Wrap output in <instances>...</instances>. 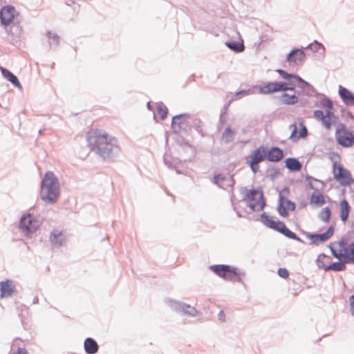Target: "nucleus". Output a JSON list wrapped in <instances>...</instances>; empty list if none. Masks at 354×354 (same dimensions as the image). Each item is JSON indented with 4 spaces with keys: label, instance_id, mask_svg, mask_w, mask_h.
<instances>
[{
    "label": "nucleus",
    "instance_id": "nucleus-1",
    "mask_svg": "<svg viewBox=\"0 0 354 354\" xmlns=\"http://www.w3.org/2000/svg\"><path fill=\"white\" fill-rule=\"evenodd\" d=\"M87 141L91 149L103 158L112 156L115 140L109 137L105 131L100 129L91 130L87 134Z\"/></svg>",
    "mask_w": 354,
    "mask_h": 354
},
{
    "label": "nucleus",
    "instance_id": "nucleus-2",
    "mask_svg": "<svg viewBox=\"0 0 354 354\" xmlns=\"http://www.w3.org/2000/svg\"><path fill=\"white\" fill-rule=\"evenodd\" d=\"M59 184L57 178L52 171H48L41 181L40 196L41 199L48 203H55L59 196Z\"/></svg>",
    "mask_w": 354,
    "mask_h": 354
},
{
    "label": "nucleus",
    "instance_id": "nucleus-3",
    "mask_svg": "<svg viewBox=\"0 0 354 354\" xmlns=\"http://www.w3.org/2000/svg\"><path fill=\"white\" fill-rule=\"evenodd\" d=\"M330 248L337 259L346 263H354V243L348 244L342 239L331 243Z\"/></svg>",
    "mask_w": 354,
    "mask_h": 354
},
{
    "label": "nucleus",
    "instance_id": "nucleus-4",
    "mask_svg": "<svg viewBox=\"0 0 354 354\" xmlns=\"http://www.w3.org/2000/svg\"><path fill=\"white\" fill-rule=\"evenodd\" d=\"M320 106L325 109V114L321 110H316L314 111V118L321 121L327 130H330L337 120V117L333 111V102L329 99L324 98L320 101Z\"/></svg>",
    "mask_w": 354,
    "mask_h": 354
},
{
    "label": "nucleus",
    "instance_id": "nucleus-5",
    "mask_svg": "<svg viewBox=\"0 0 354 354\" xmlns=\"http://www.w3.org/2000/svg\"><path fill=\"white\" fill-rule=\"evenodd\" d=\"M261 222L274 230L279 232L289 239L299 241V238L295 233L290 231L286 225V224L279 221L277 218L268 215L266 213H263L261 216Z\"/></svg>",
    "mask_w": 354,
    "mask_h": 354
},
{
    "label": "nucleus",
    "instance_id": "nucleus-6",
    "mask_svg": "<svg viewBox=\"0 0 354 354\" xmlns=\"http://www.w3.org/2000/svg\"><path fill=\"white\" fill-rule=\"evenodd\" d=\"M244 201L248 207L254 212L262 210L265 206L263 192L259 189H245Z\"/></svg>",
    "mask_w": 354,
    "mask_h": 354
},
{
    "label": "nucleus",
    "instance_id": "nucleus-7",
    "mask_svg": "<svg viewBox=\"0 0 354 354\" xmlns=\"http://www.w3.org/2000/svg\"><path fill=\"white\" fill-rule=\"evenodd\" d=\"M332 172L334 179L342 186H349L354 181L351 171L344 168L339 161L333 162Z\"/></svg>",
    "mask_w": 354,
    "mask_h": 354
},
{
    "label": "nucleus",
    "instance_id": "nucleus-8",
    "mask_svg": "<svg viewBox=\"0 0 354 354\" xmlns=\"http://www.w3.org/2000/svg\"><path fill=\"white\" fill-rule=\"evenodd\" d=\"M337 142L343 147H351L354 144V136L344 124H339L335 130Z\"/></svg>",
    "mask_w": 354,
    "mask_h": 354
},
{
    "label": "nucleus",
    "instance_id": "nucleus-9",
    "mask_svg": "<svg viewBox=\"0 0 354 354\" xmlns=\"http://www.w3.org/2000/svg\"><path fill=\"white\" fill-rule=\"evenodd\" d=\"M210 270L225 280H232L239 276L237 268L226 265H214Z\"/></svg>",
    "mask_w": 354,
    "mask_h": 354
},
{
    "label": "nucleus",
    "instance_id": "nucleus-10",
    "mask_svg": "<svg viewBox=\"0 0 354 354\" xmlns=\"http://www.w3.org/2000/svg\"><path fill=\"white\" fill-rule=\"evenodd\" d=\"M265 159H266V149L263 146H260L248 156V163L252 170L257 172L259 168L258 164Z\"/></svg>",
    "mask_w": 354,
    "mask_h": 354
},
{
    "label": "nucleus",
    "instance_id": "nucleus-11",
    "mask_svg": "<svg viewBox=\"0 0 354 354\" xmlns=\"http://www.w3.org/2000/svg\"><path fill=\"white\" fill-rule=\"evenodd\" d=\"M20 227L26 233L33 232L39 227V222L31 214H28L21 217Z\"/></svg>",
    "mask_w": 354,
    "mask_h": 354
},
{
    "label": "nucleus",
    "instance_id": "nucleus-12",
    "mask_svg": "<svg viewBox=\"0 0 354 354\" xmlns=\"http://www.w3.org/2000/svg\"><path fill=\"white\" fill-rule=\"evenodd\" d=\"M334 234V227L330 225L327 230L322 234H308L307 239L312 244L319 245L330 239Z\"/></svg>",
    "mask_w": 354,
    "mask_h": 354
},
{
    "label": "nucleus",
    "instance_id": "nucleus-13",
    "mask_svg": "<svg viewBox=\"0 0 354 354\" xmlns=\"http://www.w3.org/2000/svg\"><path fill=\"white\" fill-rule=\"evenodd\" d=\"M16 15V10L13 6H3L0 11V20L3 26H8L12 24Z\"/></svg>",
    "mask_w": 354,
    "mask_h": 354
},
{
    "label": "nucleus",
    "instance_id": "nucleus-14",
    "mask_svg": "<svg viewBox=\"0 0 354 354\" xmlns=\"http://www.w3.org/2000/svg\"><path fill=\"white\" fill-rule=\"evenodd\" d=\"M296 205L295 203L289 201L283 196H280L279 200V205L277 207L278 212L280 216L287 217L288 216V211H295Z\"/></svg>",
    "mask_w": 354,
    "mask_h": 354
},
{
    "label": "nucleus",
    "instance_id": "nucleus-15",
    "mask_svg": "<svg viewBox=\"0 0 354 354\" xmlns=\"http://www.w3.org/2000/svg\"><path fill=\"white\" fill-rule=\"evenodd\" d=\"M306 55L302 49L292 50L287 56V62L291 66H297L304 62Z\"/></svg>",
    "mask_w": 354,
    "mask_h": 354
},
{
    "label": "nucleus",
    "instance_id": "nucleus-16",
    "mask_svg": "<svg viewBox=\"0 0 354 354\" xmlns=\"http://www.w3.org/2000/svg\"><path fill=\"white\" fill-rule=\"evenodd\" d=\"M15 292V286L12 281L6 280L0 282V297H8Z\"/></svg>",
    "mask_w": 354,
    "mask_h": 354
},
{
    "label": "nucleus",
    "instance_id": "nucleus-17",
    "mask_svg": "<svg viewBox=\"0 0 354 354\" xmlns=\"http://www.w3.org/2000/svg\"><path fill=\"white\" fill-rule=\"evenodd\" d=\"M10 354H28L24 342L19 338L15 339L12 342Z\"/></svg>",
    "mask_w": 354,
    "mask_h": 354
},
{
    "label": "nucleus",
    "instance_id": "nucleus-18",
    "mask_svg": "<svg viewBox=\"0 0 354 354\" xmlns=\"http://www.w3.org/2000/svg\"><path fill=\"white\" fill-rule=\"evenodd\" d=\"M283 158V152L278 147H272L266 150V159L270 162H279Z\"/></svg>",
    "mask_w": 354,
    "mask_h": 354
},
{
    "label": "nucleus",
    "instance_id": "nucleus-19",
    "mask_svg": "<svg viewBox=\"0 0 354 354\" xmlns=\"http://www.w3.org/2000/svg\"><path fill=\"white\" fill-rule=\"evenodd\" d=\"M339 94L343 102L348 106H354V94L343 87L339 86Z\"/></svg>",
    "mask_w": 354,
    "mask_h": 354
},
{
    "label": "nucleus",
    "instance_id": "nucleus-20",
    "mask_svg": "<svg viewBox=\"0 0 354 354\" xmlns=\"http://www.w3.org/2000/svg\"><path fill=\"white\" fill-rule=\"evenodd\" d=\"M50 241L54 245H61L66 241V235L57 230H54L50 237Z\"/></svg>",
    "mask_w": 354,
    "mask_h": 354
},
{
    "label": "nucleus",
    "instance_id": "nucleus-21",
    "mask_svg": "<svg viewBox=\"0 0 354 354\" xmlns=\"http://www.w3.org/2000/svg\"><path fill=\"white\" fill-rule=\"evenodd\" d=\"M171 126L175 131H180L182 129L186 127L187 124L184 115H176L173 118Z\"/></svg>",
    "mask_w": 354,
    "mask_h": 354
},
{
    "label": "nucleus",
    "instance_id": "nucleus-22",
    "mask_svg": "<svg viewBox=\"0 0 354 354\" xmlns=\"http://www.w3.org/2000/svg\"><path fill=\"white\" fill-rule=\"evenodd\" d=\"M97 343L92 338H87L84 341V349L88 354H95L98 351Z\"/></svg>",
    "mask_w": 354,
    "mask_h": 354
},
{
    "label": "nucleus",
    "instance_id": "nucleus-23",
    "mask_svg": "<svg viewBox=\"0 0 354 354\" xmlns=\"http://www.w3.org/2000/svg\"><path fill=\"white\" fill-rule=\"evenodd\" d=\"M310 203L311 205H315L317 207H321L326 203L325 197L320 192H313L310 197Z\"/></svg>",
    "mask_w": 354,
    "mask_h": 354
},
{
    "label": "nucleus",
    "instance_id": "nucleus-24",
    "mask_svg": "<svg viewBox=\"0 0 354 354\" xmlns=\"http://www.w3.org/2000/svg\"><path fill=\"white\" fill-rule=\"evenodd\" d=\"M261 94H270L277 92V82H268L259 87Z\"/></svg>",
    "mask_w": 354,
    "mask_h": 354
},
{
    "label": "nucleus",
    "instance_id": "nucleus-25",
    "mask_svg": "<svg viewBox=\"0 0 354 354\" xmlns=\"http://www.w3.org/2000/svg\"><path fill=\"white\" fill-rule=\"evenodd\" d=\"M350 209L348 203L346 200H342L340 202V218L342 221L345 222L348 219Z\"/></svg>",
    "mask_w": 354,
    "mask_h": 354
},
{
    "label": "nucleus",
    "instance_id": "nucleus-26",
    "mask_svg": "<svg viewBox=\"0 0 354 354\" xmlns=\"http://www.w3.org/2000/svg\"><path fill=\"white\" fill-rule=\"evenodd\" d=\"M286 166L291 171H299L301 169L300 162L292 158H289L286 160Z\"/></svg>",
    "mask_w": 354,
    "mask_h": 354
},
{
    "label": "nucleus",
    "instance_id": "nucleus-27",
    "mask_svg": "<svg viewBox=\"0 0 354 354\" xmlns=\"http://www.w3.org/2000/svg\"><path fill=\"white\" fill-rule=\"evenodd\" d=\"M1 71L3 75V76L6 78L8 81H10L12 84H13L15 86H19L20 83L17 79V77L12 74L10 71L1 68Z\"/></svg>",
    "mask_w": 354,
    "mask_h": 354
},
{
    "label": "nucleus",
    "instance_id": "nucleus-28",
    "mask_svg": "<svg viewBox=\"0 0 354 354\" xmlns=\"http://www.w3.org/2000/svg\"><path fill=\"white\" fill-rule=\"evenodd\" d=\"M281 100L286 104H295L298 102V97L295 94L283 93L281 97Z\"/></svg>",
    "mask_w": 354,
    "mask_h": 354
},
{
    "label": "nucleus",
    "instance_id": "nucleus-29",
    "mask_svg": "<svg viewBox=\"0 0 354 354\" xmlns=\"http://www.w3.org/2000/svg\"><path fill=\"white\" fill-rule=\"evenodd\" d=\"M226 46L231 50L239 53L244 50V44L243 40L240 38L239 41H228L225 43Z\"/></svg>",
    "mask_w": 354,
    "mask_h": 354
},
{
    "label": "nucleus",
    "instance_id": "nucleus-30",
    "mask_svg": "<svg viewBox=\"0 0 354 354\" xmlns=\"http://www.w3.org/2000/svg\"><path fill=\"white\" fill-rule=\"evenodd\" d=\"M276 71L281 75V77L283 79L285 80H290V79H295L299 82L304 83L305 84H307V82H306L304 80H302L299 76L288 73L286 71L282 70V69H277Z\"/></svg>",
    "mask_w": 354,
    "mask_h": 354
},
{
    "label": "nucleus",
    "instance_id": "nucleus-31",
    "mask_svg": "<svg viewBox=\"0 0 354 354\" xmlns=\"http://www.w3.org/2000/svg\"><path fill=\"white\" fill-rule=\"evenodd\" d=\"M277 92L292 91L295 89V85L291 82H277Z\"/></svg>",
    "mask_w": 354,
    "mask_h": 354
},
{
    "label": "nucleus",
    "instance_id": "nucleus-32",
    "mask_svg": "<svg viewBox=\"0 0 354 354\" xmlns=\"http://www.w3.org/2000/svg\"><path fill=\"white\" fill-rule=\"evenodd\" d=\"M331 216V211L329 207H324L321 210V212L318 214L319 218L325 222L328 223Z\"/></svg>",
    "mask_w": 354,
    "mask_h": 354
},
{
    "label": "nucleus",
    "instance_id": "nucleus-33",
    "mask_svg": "<svg viewBox=\"0 0 354 354\" xmlns=\"http://www.w3.org/2000/svg\"><path fill=\"white\" fill-rule=\"evenodd\" d=\"M156 109L162 120L167 118L168 109L162 103L156 104Z\"/></svg>",
    "mask_w": 354,
    "mask_h": 354
},
{
    "label": "nucleus",
    "instance_id": "nucleus-34",
    "mask_svg": "<svg viewBox=\"0 0 354 354\" xmlns=\"http://www.w3.org/2000/svg\"><path fill=\"white\" fill-rule=\"evenodd\" d=\"M344 263H344L343 261H342V263H340V262L333 263L329 265L328 266L326 267L325 269L326 270H332L334 271L344 270L346 269V266H345Z\"/></svg>",
    "mask_w": 354,
    "mask_h": 354
},
{
    "label": "nucleus",
    "instance_id": "nucleus-35",
    "mask_svg": "<svg viewBox=\"0 0 354 354\" xmlns=\"http://www.w3.org/2000/svg\"><path fill=\"white\" fill-rule=\"evenodd\" d=\"M279 276L283 279H288L289 277V272L286 268H281L278 270L277 272Z\"/></svg>",
    "mask_w": 354,
    "mask_h": 354
},
{
    "label": "nucleus",
    "instance_id": "nucleus-36",
    "mask_svg": "<svg viewBox=\"0 0 354 354\" xmlns=\"http://www.w3.org/2000/svg\"><path fill=\"white\" fill-rule=\"evenodd\" d=\"M300 126L299 137L305 138L307 136V129L303 123H300Z\"/></svg>",
    "mask_w": 354,
    "mask_h": 354
},
{
    "label": "nucleus",
    "instance_id": "nucleus-37",
    "mask_svg": "<svg viewBox=\"0 0 354 354\" xmlns=\"http://www.w3.org/2000/svg\"><path fill=\"white\" fill-rule=\"evenodd\" d=\"M48 37L49 39H51L53 41H54L56 44H59V37L55 33L48 32Z\"/></svg>",
    "mask_w": 354,
    "mask_h": 354
},
{
    "label": "nucleus",
    "instance_id": "nucleus-38",
    "mask_svg": "<svg viewBox=\"0 0 354 354\" xmlns=\"http://www.w3.org/2000/svg\"><path fill=\"white\" fill-rule=\"evenodd\" d=\"M250 94V91H239L238 93H236V96L237 98H241L243 96H245V95H248Z\"/></svg>",
    "mask_w": 354,
    "mask_h": 354
},
{
    "label": "nucleus",
    "instance_id": "nucleus-39",
    "mask_svg": "<svg viewBox=\"0 0 354 354\" xmlns=\"http://www.w3.org/2000/svg\"><path fill=\"white\" fill-rule=\"evenodd\" d=\"M349 301L351 304V313L353 315H354V295H352L349 297Z\"/></svg>",
    "mask_w": 354,
    "mask_h": 354
},
{
    "label": "nucleus",
    "instance_id": "nucleus-40",
    "mask_svg": "<svg viewBox=\"0 0 354 354\" xmlns=\"http://www.w3.org/2000/svg\"><path fill=\"white\" fill-rule=\"evenodd\" d=\"M186 308H187V310H185V308L183 309L185 310L187 313L190 315H194L196 310L194 308H191L189 306H186Z\"/></svg>",
    "mask_w": 354,
    "mask_h": 354
},
{
    "label": "nucleus",
    "instance_id": "nucleus-41",
    "mask_svg": "<svg viewBox=\"0 0 354 354\" xmlns=\"http://www.w3.org/2000/svg\"><path fill=\"white\" fill-rule=\"evenodd\" d=\"M218 319L221 322H225V314L224 313V311L223 310H221L218 313Z\"/></svg>",
    "mask_w": 354,
    "mask_h": 354
},
{
    "label": "nucleus",
    "instance_id": "nucleus-42",
    "mask_svg": "<svg viewBox=\"0 0 354 354\" xmlns=\"http://www.w3.org/2000/svg\"><path fill=\"white\" fill-rule=\"evenodd\" d=\"M290 127L292 128V131L290 136V137L292 138L295 136L297 133V127L295 124L292 125Z\"/></svg>",
    "mask_w": 354,
    "mask_h": 354
},
{
    "label": "nucleus",
    "instance_id": "nucleus-43",
    "mask_svg": "<svg viewBox=\"0 0 354 354\" xmlns=\"http://www.w3.org/2000/svg\"><path fill=\"white\" fill-rule=\"evenodd\" d=\"M224 133L225 136L231 137L232 135V131L230 128H227Z\"/></svg>",
    "mask_w": 354,
    "mask_h": 354
},
{
    "label": "nucleus",
    "instance_id": "nucleus-44",
    "mask_svg": "<svg viewBox=\"0 0 354 354\" xmlns=\"http://www.w3.org/2000/svg\"><path fill=\"white\" fill-rule=\"evenodd\" d=\"M147 107H148V109H149V110H152V107H151V102H149L147 103Z\"/></svg>",
    "mask_w": 354,
    "mask_h": 354
},
{
    "label": "nucleus",
    "instance_id": "nucleus-45",
    "mask_svg": "<svg viewBox=\"0 0 354 354\" xmlns=\"http://www.w3.org/2000/svg\"><path fill=\"white\" fill-rule=\"evenodd\" d=\"M321 258L326 259V258H327V257H326V256H325V255H322V256H320V257H319V259H320Z\"/></svg>",
    "mask_w": 354,
    "mask_h": 354
},
{
    "label": "nucleus",
    "instance_id": "nucleus-46",
    "mask_svg": "<svg viewBox=\"0 0 354 354\" xmlns=\"http://www.w3.org/2000/svg\"><path fill=\"white\" fill-rule=\"evenodd\" d=\"M336 157H337V159H339V156H338V155H336Z\"/></svg>",
    "mask_w": 354,
    "mask_h": 354
},
{
    "label": "nucleus",
    "instance_id": "nucleus-47",
    "mask_svg": "<svg viewBox=\"0 0 354 354\" xmlns=\"http://www.w3.org/2000/svg\"><path fill=\"white\" fill-rule=\"evenodd\" d=\"M236 33H237V35H239V37H240V34H239V32H236Z\"/></svg>",
    "mask_w": 354,
    "mask_h": 354
}]
</instances>
